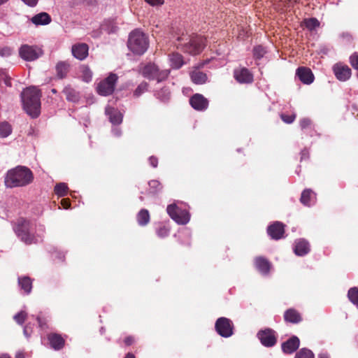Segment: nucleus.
<instances>
[{
  "instance_id": "1",
  "label": "nucleus",
  "mask_w": 358,
  "mask_h": 358,
  "mask_svg": "<svg viewBox=\"0 0 358 358\" xmlns=\"http://www.w3.org/2000/svg\"><path fill=\"white\" fill-rule=\"evenodd\" d=\"M34 178V174L29 168L17 166L7 172L4 182L9 188L22 187L31 184Z\"/></svg>"
},
{
  "instance_id": "15",
  "label": "nucleus",
  "mask_w": 358,
  "mask_h": 358,
  "mask_svg": "<svg viewBox=\"0 0 358 358\" xmlns=\"http://www.w3.org/2000/svg\"><path fill=\"white\" fill-rule=\"evenodd\" d=\"M299 79L306 85L311 84L314 80V76L310 69L306 67H299L296 73Z\"/></svg>"
},
{
  "instance_id": "11",
  "label": "nucleus",
  "mask_w": 358,
  "mask_h": 358,
  "mask_svg": "<svg viewBox=\"0 0 358 358\" xmlns=\"http://www.w3.org/2000/svg\"><path fill=\"white\" fill-rule=\"evenodd\" d=\"M257 336L262 344L266 347H271L276 343V338L274 331L271 329L260 331Z\"/></svg>"
},
{
  "instance_id": "12",
  "label": "nucleus",
  "mask_w": 358,
  "mask_h": 358,
  "mask_svg": "<svg viewBox=\"0 0 358 358\" xmlns=\"http://www.w3.org/2000/svg\"><path fill=\"white\" fill-rule=\"evenodd\" d=\"M333 71L336 78L341 81H346L351 76V69L347 65L336 64L333 66Z\"/></svg>"
},
{
  "instance_id": "37",
  "label": "nucleus",
  "mask_w": 358,
  "mask_h": 358,
  "mask_svg": "<svg viewBox=\"0 0 358 358\" xmlns=\"http://www.w3.org/2000/svg\"><path fill=\"white\" fill-rule=\"evenodd\" d=\"M266 50L261 45L255 46L253 49V55L255 59H259L264 57Z\"/></svg>"
},
{
  "instance_id": "63",
  "label": "nucleus",
  "mask_w": 358,
  "mask_h": 358,
  "mask_svg": "<svg viewBox=\"0 0 358 358\" xmlns=\"http://www.w3.org/2000/svg\"><path fill=\"white\" fill-rule=\"evenodd\" d=\"M52 92L53 93H56V90L52 89Z\"/></svg>"
},
{
  "instance_id": "61",
  "label": "nucleus",
  "mask_w": 358,
  "mask_h": 358,
  "mask_svg": "<svg viewBox=\"0 0 358 358\" xmlns=\"http://www.w3.org/2000/svg\"><path fill=\"white\" fill-rule=\"evenodd\" d=\"M8 0H0V5L7 2Z\"/></svg>"
},
{
  "instance_id": "5",
  "label": "nucleus",
  "mask_w": 358,
  "mask_h": 358,
  "mask_svg": "<svg viewBox=\"0 0 358 358\" xmlns=\"http://www.w3.org/2000/svg\"><path fill=\"white\" fill-rule=\"evenodd\" d=\"M30 222L24 219L18 220L14 227L16 235L26 244L34 242V238L30 233Z\"/></svg>"
},
{
  "instance_id": "9",
  "label": "nucleus",
  "mask_w": 358,
  "mask_h": 358,
  "mask_svg": "<svg viewBox=\"0 0 358 358\" xmlns=\"http://www.w3.org/2000/svg\"><path fill=\"white\" fill-rule=\"evenodd\" d=\"M19 54L24 60L34 61L42 55L43 51L36 46L23 45L19 50Z\"/></svg>"
},
{
  "instance_id": "62",
  "label": "nucleus",
  "mask_w": 358,
  "mask_h": 358,
  "mask_svg": "<svg viewBox=\"0 0 358 358\" xmlns=\"http://www.w3.org/2000/svg\"><path fill=\"white\" fill-rule=\"evenodd\" d=\"M305 156H306V153H305V151H303V152H302V156H301V159H303V158H305Z\"/></svg>"
},
{
  "instance_id": "29",
  "label": "nucleus",
  "mask_w": 358,
  "mask_h": 358,
  "mask_svg": "<svg viewBox=\"0 0 358 358\" xmlns=\"http://www.w3.org/2000/svg\"><path fill=\"white\" fill-rule=\"evenodd\" d=\"M137 221L141 226L146 225L150 221V214L148 210L142 209L137 215Z\"/></svg>"
},
{
  "instance_id": "59",
  "label": "nucleus",
  "mask_w": 358,
  "mask_h": 358,
  "mask_svg": "<svg viewBox=\"0 0 358 358\" xmlns=\"http://www.w3.org/2000/svg\"><path fill=\"white\" fill-rule=\"evenodd\" d=\"M124 358H135V357L134 355L128 353Z\"/></svg>"
},
{
  "instance_id": "34",
  "label": "nucleus",
  "mask_w": 358,
  "mask_h": 358,
  "mask_svg": "<svg viewBox=\"0 0 358 358\" xmlns=\"http://www.w3.org/2000/svg\"><path fill=\"white\" fill-rule=\"evenodd\" d=\"M11 133V127L7 122H3L0 124V136L6 138Z\"/></svg>"
},
{
  "instance_id": "28",
  "label": "nucleus",
  "mask_w": 358,
  "mask_h": 358,
  "mask_svg": "<svg viewBox=\"0 0 358 358\" xmlns=\"http://www.w3.org/2000/svg\"><path fill=\"white\" fill-rule=\"evenodd\" d=\"M285 320L287 322L297 323L301 321L300 315L294 310L289 309L285 313Z\"/></svg>"
},
{
  "instance_id": "3",
  "label": "nucleus",
  "mask_w": 358,
  "mask_h": 358,
  "mask_svg": "<svg viewBox=\"0 0 358 358\" xmlns=\"http://www.w3.org/2000/svg\"><path fill=\"white\" fill-rule=\"evenodd\" d=\"M177 40L180 42L178 46L191 55L199 54L205 47L206 39L201 36L190 37L182 34L181 36H178Z\"/></svg>"
},
{
  "instance_id": "51",
  "label": "nucleus",
  "mask_w": 358,
  "mask_h": 358,
  "mask_svg": "<svg viewBox=\"0 0 358 358\" xmlns=\"http://www.w3.org/2000/svg\"><path fill=\"white\" fill-rule=\"evenodd\" d=\"M24 335L26 336V337H29L30 335H31V328L28 326V325H26L24 328Z\"/></svg>"
},
{
  "instance_id": "60",
  "label": "nucleus",
  "mask_w": 358,
  "mask_h": 358,
  "mask_svg": "<svg viewBox=\"0 0 358 358\" xmlns=\"http://www.w3.org/2000/svg\"><path fill=\"white\" fill-rule=\"evenodd\" d=\"M0 358H10V357L6 355H2L1 356H0Z\"/></svg>"
},
{
  "instance_id": "35",
  "label": "nucleus",
  "mask_w": 358,
  "mask_h": 358,
  "mask_svg": "<svg viewBox=\"0 0 358 358\" xmlns=\"http://www.w3.org/2000/svg\"><path fill=\"white\" fill-rule=\"evenodd\" d=\"M64 93L69 101H76L78 99L76 92L70 87H66L64 89Z\"/></svg>"
},
{
  "instance_id": "13",
  "label": "nucleus",
  "mask_w": 358,
  "mask_h": 358,
  "mask_svg": "<svg viewBox=\"0 0 358 358\" xmlns=\"http://www.w3.org/2000/svg\"><path fill=\"white\" fill-rule=\"evenodd\" d=\"M189 103L192 107L197 110H204L208 106V100L200 94L193 95L189 99Z\"/></svg>"
},
{
  "instance_id": "23",
  "label": "nucleus",
  "mask_w": 358,
  "mask_h": 358,
  "mask_svg": "<svg viewBox=\"0 0 358 358\" xmlns=\"http://www.w3.org/2000/svg\"><path fill=\"white\" fill-rule=\"evenodd\" d=\"M315 194L310 189H305L301 196V202L307 206H310L315 202Z\"/></svg>"
},
{
  "instance_id": "27",
  "label": "nucleus",
  "mask_w": 358,
  "mask_h": 358,
  "mask_svg": "<svg viewBox=\"0 0 358 358\" xmlns=\"http://www.w3.org/2000/svg\"><path fill=\"white\" fill-rule=\"evenodd\" d=\"M191 79L192 82L196 85H202L207 80V76L199 71H194L191 73Z\"/></svg>"
},
{
  "instance_id": "47",
  "label": "nucleus",
  "mask_w": 358,
  "mask_h": 358,
  "mask_svg": "<svg viewBox=\"0 0 358 358\" xmlns=\"http://www.w3.org/2000/svg\"><path fill=\"white\" fill-rule=\"evenodd\" d=\"M148 4L152 6H159L164 4V0H145Z\"/></svg>"
},
{
  "instance_id": "2",
  "label": "nucleus",
  "mask_w": 358,
  "mask_h": 358,
  "mask_svg": "<svg viewBox=\"0 0 358 358\" xmlns=\"http://www.w3.org/2000/svg\"><path fill=\"white\" fill-rule=\"evenodd\" d=\"M41 92L36 87H29L21 94L23 108L27 113L32 117H37L41 113Z\"/></svg>"
},
{
  "instance_id": "54",
  "label": "nucleus",
  "mask_w": 358,
  "mask_h": 358,
  "mask_svg": "<svg viewBox=\"0 0 358 358\" xmlns=\"http://www.w3.org/2000/svg\"><path fill=\"white\" fill-rule=\"evenodd\" d=\"M133 341H134V340L131 337H127L124 340V342H125L126 345H131L133 343Z\"/></svg>"
},
{
  "instance_id": "31",
  "label": "nucleus",
  "mask_w": 358,
  "mask_h": 358,
  "mask_svg": "<svg viewBox=\"0 0 358 358\" xmlns=\"http://www.w3.org/2000/svg\"><path fill=\"white\" fill-rule=\"evenodd\" d=\"M303 24L310 31H313L319 27L320 22L315 17L305 19Z\"/></svg>"
},
{
  "instance_id": "50",
  "label": "nucleus",
  "mask_w": 358,
  "mask_h": 358,
  "mask_svg": "<svg viewBox=\"0 0 358 358\" xmlns=\"http://www.w3.org/2000/svg\"><path fill=\"white\" fill-rule=\"evenodd\" d=\"M149 162L152 167L156 168L157 166L158 159L155 157H150L149 158Z\"/></svg>"
},
{
  "instance_id": "21",
  "label": "nucleus",
  "mask_w": 358,
  "mask_h": 358,
  "mask_svg": "<svg viewBox=\"0 0 358 358\" xmlns=\"http://www.w3.org/2000/svg\"><path fill=\"white\" fill-rule=\"evenodd\" d=\"M31 21L36 25H46L51 22V17L47 13H41L33 16Z\"/></svg>"
},
{
  "instance_id": "46",
  "label": "nucleus",
  "mask_w": 358,
  "mask_h": 358,
  "mask_svg": "<svg viewBox=\"0 0 358 358\" xmlns=\"http://www.w3.org/2000/svg\"><path fill=\"white\" fill-rule=\"evenodd\" d=\"M11 53L12 50L8 47H3L2 48H0V55L2 57H8L10 55Z\"/></svg>"
},
{
  "instance_id": "30",
  "label": "nucleus",
  "mask_w": 358,
  "mask_h": 358,
  "mask_svg": "<svg viewBox=\"0 0 358 358\" xmlns=\"http://www.w3.org/2000/svg\"><path fill=\"white\" fill-rule=\"evenodd\" d=\"M69 66L66 62H61L57 64L56 70L57 76L60 78H63L66 76L68 72Z\"/></svg>"
},
{
  "instance_id": "22",
  "label": "nucleus",
  "mask_w": 358,
  "mask_h": 358,
  "mask_svg": "<svg viewBox=\"0 0 358 358\" xmlns=\"http://www.w3.org/2000/svg\"><path fill=\"white\" fill-rule=\"evenodd\" d=\"M257 269L262 274L266 275L268 273L271 265L270 263L264 258L257 257L255 261Z\"/></svg>"
},
{
  "instance_id": "45",
  "label": "nucleus",
  "mask_w": 358,
  "mask_h": 358,
  "mask_svg": "<svg viewBox=\"0 0 358 358\" xmlns=\"http://www.w3.org/2000/svg\"><path fill=\"white\" fill-rule=\"evenodd\" d=\"M149 186L151 189H153L154 192H157L162 188L160 182L155 180L150 181Z\"/></svg>"
},
{
  "instance_id": "40",
  "label": "nucleus",
  "mask_w": 358,
  "mask_h": 358,
  "mask_svg": "<svg viewBox=\"0 0 358 358\" xmlns=\"http://www.w3.org/2000/svg\"><path fill=\"white\" fill-rule=\"evenodd\" d=\"M169 234V229L165 226L160 227L157 230V234L160 238H164Z\"/></svg>"
},
{
  "instance_id": "19",
  "label": "nucleus",
  "mask_w": 358,
  "mask_h": 358,
  "mask_svg": "<svg viewBox=\"0 0 358 358\" xmlns=\"http://www.w3.org/2000/svg\"><path fill=\"white\" fill-rule=\"evenodd\" d=\"M294 253L298 256H303L310 251V245L307 241L299 239L295 241L294 247Z\"/></svg>"
},
{
  "instance_id": "20",
  "label": "nucleus",
  "mask_w": 358,
  "mask_h": 358,
  "mask_svg": "<svg viewBox=\"0 0 358 358\" xmlns=\"http://www.w3.org/2000/svg\"><path fill=\"white\" fill-rule=\"evenodd\" d=\"M106 113L113 124H120L122 122L123 115L113 108L106 107Z\"/></svg>"
},
{
  "instance_id": "36",
  "label": "nucleus",
  "mask_w": 358,
  "mask_h": 358,
  "mask_svg": "<svg viewBox=\"0 0 358 358\" xmlns=\"http://www.w3.org/2000/svg\"><path fill=\"white\" fill-rule=\"evenodd\" d=\"M295 358H314V355L311 350L302 348L296 354Z\"/></svg>"
},
{
  "instance_id": "18",
  "label": "nucleus",
  "mask_w": 358,
  "mask_h": 358,
  "mask_svg": "<svg viewBox=\"0 0 358 358\" xmlns=\"http://www.w3.org/2000/svg\"><path fill=\"white\" fill-rule=\"evenodd\" d=\"M73 55L80 59H84L88 55V46L85 43H79L72 46Z\"/></svg>"
},
{
  "instance_id": "42",
  "label": "nucleus",
  "mask_w": 358,
  "mask_h": 358,
  "mask_svg": "<svg viewBox=\"0 0 358 358\" xmlns=\"http://www.w3.org/2000/svg\"><path fill=\"white\" fill-rule=\"evenodd\" d=\"M169 91L168 89H162V92L157 93V96L162 101H166L169 97Z\"/></svg>"
},
{
  "instance_id": "56",
  "label": "nucleus",
  "mask_w": 358,
  "mask_h": 358,
  "mask_svg": "<svg viewBox=\"0 0 358 358\" xmlns=\"http://www.w3.org/2000/svg\"><path fill=\"white\" fill-rule=\"evenodd\" d=\"M39 327L42 329L45 328V323L43 322L40 317L37 318Z\"/></svg>"
},
{
  "instance_id": "6",
  "label": "nucleus",
  "mask_w": 358,
  "mask_h": 358,
  "mask_svg": "<svg viewBox=\"0 0 358 358\" xmlns=\"http://www.w3.org/2000/svg\"><path fill=\"white\" fill-rule=\"evenodd\" d=\"M118 76L113 73H110L107 78L101 80L96 85V92L101 96H108L111 94L115 90Z\"/></svg>"
},
{
  "instance_id": "8",
  "label": "nucleus",
  "mask_w": 358,
  "mask_h": 358,
  "mask_svg": "<svg viewBox=\"0 0 358 358\" xmlns=\"http://www.w3.org/2000/svg\"><path fill=\"white\" fill-rule=\"evenodd\" d=\"M143 76L150 80H157L160 82L166 78L169 74V70L159 71L155 64H148L142 69Z\"/></svg>"
},
{
  "instance_id": "55",
  "label": "nucleus",
  "mask_w": 358,
  "mask_h": 358,
  "mask_svg": "<svg viewBox=\"0 0 358 358\" xmlns=\"http://www.w3.org/2000/svg\"><path fill=\"white\" fill-rule=\"evenodd\" d=\"M318 358H330L329 355L326 352H321L318 355Z\"/></svg>"
},
{
  "instance_id": "41",
  "label": "nucleus",
  "mask_w": 358,
  "mask_h": 358,
  "mask_svg": "<svg viewBox=\"0 0 358 358\" xmlns=\"http://www.w3.org/2000/svg\"><path fill=\"white\" fill-rule=\"evenodd\" d=\"M26 316L27 313L24 311H21L14 316V320L17 324H22L26 318Z\"/></svg>"
},
{
  "instance_id": "49",
  "label": "nucleus",
  "mask_w": 358,
  "mask_h": 358,
  "mask_svg": "<svg viewBox=\"0 0 358 358\" xmlns=\"http://www.w3.org/2000/svg\"><path fill=\"white\" fill-rule=\"evenodd\" d=\"M21 1H23L27 6H31V7L35 6L38 3V0H21Z\"/></svg>"
},
{
  "instance_id": "14",
  "label": "nucleus",
  "mask_w": 358,
  "mask_h": 358,
  "mask_svg": "<svg viewBox=\"0 0 358 358\" xmlns=\"http://www.w3.org/2000/svg\"><path fill=\"white\" fill-rule=\"evenodd\" d=\"M267 232L271 238L278 240L284 234V224L280 222H275L268 227Z\"/></svg>"
},
{
  "instance_id": "39",
  "label": "nucleus",
  "mask_w": 358,
  "mask_h": 358,
  "mask_svg": "<svg viewBox=\"0 0 358 358\" xmlns=\"http://www.w3.org/2000/svg\"><path fill=\"white\" fill-rule=\"evenodd\" d=\"M148 90V83H141L136 89L134 92V95L136 97L141 96L143 93H144Z\"/></svg>"
},
{
  "instance_id": "38",
  "label": "nucleus",
  "mask_w": 358,
  "mask_h": 358,
  "mask_svg": "<svg viewBox=\"0 0 358 358\" xmlns=\"http://www.w3.org/2000/svg\"><path fill=\"white\" fill-rule=\"evenodd\" d=\"M82 78H83V80L86 83L91 81L92 78V73L88 67L83 68Z\"/></svg>"
},
{
  "instance_id": "43",
  "label": "nucleus",
  "mask_w": 358,
  "mask_h": 358,
  "mask_svg": "<svg viewBox=\"0 0 358 358\" xmlns=\"http://www.w3.org/2000/svg\"><path fill=\"white\" fill-rule=\"evenodd\" d=\"M281 117V119L282 120L285 122V123H287V124H290V123H292L295 118H296V115L295 114H292V115H285V114H282L280 115Z\"/></svg>"
},
{
  "instance_id": "44",
  "label": "nucleus",
  "mask_w": 358,
  "mask_h": 358,
  "mask_svg": "<svg viewBox=\"0 0 358 358\" xmlns=\"http://www.w3.org/2000/svg\"><path fill=\"white\" fill-rule=\"evenodd\" d=\"M350 62L354 69L358 70V53L355 52L350 56Z\"/></svg>"
},
{
  "instance_id": "24",
  "label": "nucleus",
  "mask_w": 358,
  "mask_h": 358,
  "mask_svg": "<svg viewBox=\"0 0 358 358\" xmlns=\"http://www.w3.org/2000/svg\"><path fill=\"white\" fill-rule=\"evenodd\" d=\"M48 340L51 347L55 350H59L64 346V340L60 335L57 334H50Z\"/></svg>"
},
{
  "instance_id": "7",
  "label": "nucleus",
  "mask_w": 358,
  "mask_h": 358,
  "mask_svg": "<svg viewBox=\"0 0 358 358\" xmlns=\"http://www.w3.org/2000/svg\"><path fill=\"white\" fill-rule=\"evenodd\" d=\"M169 215L178 224H186L190 219L189 212L182 209L176 203L170 204L166 208Z\"/></svg>"
},
{
  "instance_id": "64",
  "label": "nucleus",
  "mask_w": 358,
  "mask_h": 358,
  "mask_svg": "<svg viewBox=\"0 0 358 358\" xmlns=\"http://www.w3.org/2000/svg\"><path fill=\"white\" fill-rule=\"evenodd\" d=\"M357 77H358V73H357Z\"/></svg>"
},
{
  "instance_id": "16",
  "label": "nucleus",
  "mask_w": 358,
  "mask_h": 358,
  "mask_svg": "<svg viewBox=\"0 0 358 358\" xmlns=\"http://www.w3.org/2000/svg\"><path fill=\"white\" fill-rule=\"evenodd\" d=\"M234 77L241 83H250L253 80L252 74L245 68L235 70Z\"/></svg>"
},
{
  "instance_id": "53",
  "label": "nucleus",
  "mask_w": 358,
  "mask_h": 358,
  "mask_svg": "<svg viewBox=\"0 0 358 358\" xmlns=\"http://www.w3.org/2000/svg\"><path fill=\"white\" fill-rule=\"evenodd\" d=\"M62 205L63 208L65 209L69 208L70 206V203H69V201L66 199H63L62 201Z\"/></svg>"
},
{
  "instance_id": "58",
  "label": "nucleus",
  "mask_w": 358,
  "mask_h": 358,
  "mask_svg": "<svg viewBox=\"0 0 358 358\" xmlns=\"http://www.w3.org/2000/svg\"><path fill=\"white\" fill-rule=\"evenodd\" d=\"M4 83L7 85V86H10L11 85V83H10V80L9 78H6L4 80Z\"/></svg>"
},
{
  "instance_id": "10",
  "label": "nucleus",
  "mask_w": 358,
  "mask_h": 358,
  "mask_svg": "<svg viewBox=\"0 0 358 358\" xmlns=\"http://www.w3.org/2000/svg\"><path fill=\"white\" fill-rule=\"evenodd\" d=\"M215 329L222 337L228 338L233 334V324L226 317H220L215 322Z\"/></svg>"
},
{
  "instance_id": "17",
  "label": "nucleus",
  "mask_w": 358,
  "mask_h": 358,
  "mask_svg": "<svg viewBox=\"0 0 358 358\" xmlns=\"http://www.w3.org/2000/svg\"><path fill=\"white\" fill-rule=\"evenodd\" d=\"M299 339L296 336H292L282 344V350L285 353L292 354L299 347Z\"/></svg>"
},
{
  "instance_id": "32",
  "label": "nucleus",
  "mask_w": 358,
  "mask_h": 358,
  "mask_svg": "<svg viewBox=\"0 0 358 358\" xmlns=\"http://www.w3.org/2000/svg\"><path fill=\"white\" fill-rule=\"evenodd\" d=\"M68 187L66 183L60 182L55 187V192L58 196H64L66 194Z\"/></svg>"
},
{
  "instance_id": "52",
  "label": "nucleus",
  "mask_w": 358,
  "mask_h": 358,
  "mask_svg": "<svg viewBox=\"0 0 358 358\" xmlns=\"http://www.w3.org/2000/svg\"><path fill=\"white\" fill-rule=\"evenodd\" d=\"M112 132L116 136H120L121 135V130L117 127L113 128Z\"/></svg>"
},
{
  "instance_id": "26",
  "label": "nucleus",
  "mask_w": 358,
  "mask_h": 358,
  "mask_svg": "<svg viewBox=\"0 0 358 358\" xmlns=\"http://www.w3.org/2000/svg\"><path fill=\"white\" fill-rule=\"evenodd\" d=\"M170 65L173 69H180L184 64L181 55L178 53H173L169 56Z\"/></svg>"
},
{
  "instance_id": "57",
  "label": "nucleus",
  "mask_w": 358,
  "mask_h": 358,
  "mask_svg": "<svg viewBox=\"0 0 358 358\" xmlns=\"http://www.w3.org/2000/svg\"><path fill=\"white\" fill-rule=\"evenodd\" d=\"M16 358H25L22 352H17L15 355Z\"/></svg>"
},
{
  "instance_id": "33",
  "label": "nucleus",
  "mask_w": 358,
  "mask_h": 358,
  "mask_svg": "<svg viewBox=\"0 0 358 358\" xmlns=\"http://www.w3.org/2000/svg\"><path fill=\"white\" fill-rule=\"evenodd\" d=\"M348 296L352 303L358 306V288H350L348 291Z\"/></svg>"
},
{
  "instance_id": "25",
  "label": "nucleus",
  "mask_w": 358,
  "mask_h": 358,
  "mask_svg": "<svg viewBox=\"0 0 358 358\" xmlns=\"http://www.w3.org/2000/svg\"><path fill=\"white\" fill-rule=\"evenodd\" d=\"M18 284L20 289L28 294L31 292L32 288V282L29 277H22L18 278Z\"/></svg>"
},
{
  "instance_id": "4",
  "label": "nucleus",
  "mask_w": 358,
  "mask_h": 358,
  "mask_svg": "<svg viewBox=\"0 0 358 358\" xmlns=\"http://www.w3.org/2000/svg\"><path fill=\"white\" fill-rule=\"evenodd\" d=\"M149 42L147 36L139 30H134L129 36L127 46L134 54L141 55L148 48Z\"/></svg>"
},
{
  "instance_id": "48",
  "label": "nucleus",
  "mask_w": 358,
  "mask_h": 358,
  "mask_svg": "<svg viewBox=\"0 0 358 358\" xmlns=\"http://www.w3.org/2000/svg\"><path fill=\"white\" fill-rule=\"evenodd\" d=\"M310 124V120L308 118H303L300 120V126L301 129H306Z\"/></svg>"
}]
</instances>
